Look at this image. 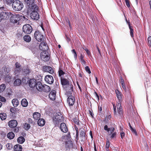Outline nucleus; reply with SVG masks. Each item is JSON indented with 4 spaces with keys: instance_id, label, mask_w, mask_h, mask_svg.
<instances>
[{
    "instance_id": "obj_1",
    "label": "nucleus",
    "mask_w": 151,
    "mask_h": 151,
    "mask_svg": "<svg viewBox=\"0 0 151 151\" xmlns=\"http://www.w3.org/2000/svg\"><path fill=\"white\" fill-rule=\"evenodd\" d=\"M70 89H69L70 91H68L67 92V93L68 95L69 96L68 97L67 99V103H68L69 106H73L75 102V99L74 97L71 95L72 94V92L73 91V86L71 85L70 87Z\"/></svg>"
},
{
    "instance_id": "obj_2",
    "label": "nucleus",
    "mask_w": 151,
    "mask_h": 151,
    "mask_svg": "<svg viewBox=\"0 0 151 151\" xmlns=\"http://www.w3.org/2000/svg\"><path fill=\"white\" fill-rule=\"evenodd\" d=\"M53 122L55 126H57L59 123L63 121V116L61 113L58 112L56 113L53 118Z\"/></svg>"
},
{
    "instance_id": "obj_3",
    "label": "nucleus",
    "mask_w": 151,
    "mask_h": 151,
    "mask_svg": "<svg viewBox=\"0 0 151 151\" xmlns=\"http://www.w3.org/2000/svg\"><path fill=\"white\" fill-rule=\"evenodd\" d=\"M23 7V3L19 0H16L13 3L12 7L13 9L15 11H20Z\"/></svg>"
},
{
    "instance_id": "obj_4",
    "label": "nucleus",
    "mask_w": 151,
    "mask_h": 151,
    "mask_svg": "<svg viewBox=\"0 0 151 151\" xmlns=\"http://www.w3.org/2000/svg\"><path fill=\"white\" fill-rule=\"evenodd\" d=\"M4 7L0 8V18L1 20L2 19H6L10 16V12L6 11L4 9Z\"/></svg>"
},
{
    "instance_id": "obj_5",
    "label": "nucleus",
    "mask_w": 151,
    "mask_h": 151,
    "mask_svg": "<svg viewBox=\"0 0 151 151\" xmlns=\"http://www.w3.org/2000/svg\"><path fill=\"white\" fill-rule=\"evenodd\" d=\"M11 14L10 15V16H11L10 21L12 22L17 23L18 21L20 20V14L15 13L13 14L11 13Z\"/></svg>"
},
{
    "instance_id": "obj_6",
    "label": "nucleus",
    "mask_w": 151,
    "mask_h": 151,
    "mask_svg": "<svg viewBox=\"0 0 151 151\" xmlns=\"http://www.w3.org/2000/svg\"><path fill=\"white\" fill-rule=\"evenodd\" d=\"M35 39L38 42H41L44 40V37L39 31H36L34 34Z\"/></svg>"
},
{
    "instance_id": "obj_7",
    "label": "nucleus",
    "mask_w": 151,
    "mask_h": 151,
    "mask_svg": "<svg viewBox=\"0 0 151 151\" xmlns=\"http://www.w3.org/2000/svg\"><path fill=\"white\" fill-rule=\"evenodd\" d=\"M23 31L26 34H29L31 33L32 30V28L29 24H26L23 27Z\"/></svg>"
},
{
    "instance_id": "obj_8",
    "label": "nucleus",
    "mask_w": 151,
    "mask_h": 151,
    "mask_svg": "<svg viewBox=\"0 0 151 151\" xmlns=\"http://www.w3.org/2000/svg\"><path fill=\"white\" fill-rule=\"evenodd\" d=\"M49 54L46 51H43L40 53L41 59L45 61H47L49 59Z\"/></svg>"
},
{
    "instance_id": "obj_9",
    "label": "nucleus",
    "mask_w": 151,
    "mask_h": 151,
    "mask_svg": "<svg viewBox=\"0 0 151 151\" xmlns=\"http://www.w3.org/2000/svg\"><path fill=\"white\" fill-rule=\"evenodd\" d=\"M81 130L80 132V138L81 141L84 144L85 140V135L86 134V132L85 130L83 129H79Z\"/></svg>"
},
{
    "instance_id": "obj_10",
    "label": "nucleus",
    "mask_w": 151,
    "mask_h": 151,
    "mask_svg": "<svg viewBox=\"0 0 151 151\" xmlns=\"http://www.w3.org/2000/svg\"><path fill=\"white\" fill-rule=\"evenodd\" d=\"M27 82L29 87L32 88H35L37 83L36 80L34 78L30 79Z\"/></svg>"
},
{
    "instance_id": "obj_11",
    "label": "nucleus",
    "mask_w": 151,
    "mask_h": 151,
    "mask_svg": "<svg viewBox=\"0 0 151 151\" xmlns=\"http://www.w3.org/2000/svg\"><path fill=\"white\" fill-rule=\"evenodd\" d=\"M45 81L47 83L51 84L54 82V79L53 77L50 75H46L45 78Z\"/></svg>"
},
{
    "instance_id": "obj_12",
    "label": "nucleus",
    "mask_w": 151,
    "mask_h": 151,
    "mask_svg": "<svg viewBox=\"0 0 151 151\" xmlns=\"http://www.w3.org/2000/svg\"><path fill=\"white\" fill-rule=\"evenodd\" d=\"M42 70L44 72H47L52 74L54 73L53 69L50 66H44L42 67Z\"/></svg>"
},
{
    "instance_id": "obj_13",
    "label": "nucleus",
    "mask_w": 151,
    "mask_h": 151,
    "mask_svg": "<svg viewBox=\"0 0 151 151\" xmlns=\"http://www.w3.org/2000/svg\"><path fill=\"white\" fill-rule=\"evenodd\" d=\"M31 18L34 20H37L39 18V16L38 13L35 11H32L30 15Z\"/></svg>"
},
{
    "instance_id": "obj_14",
    "label": "nucleus",
    "mask_w": 151,
    "mask_h": 151,
    "mask_svg": "<svg viewBox=\"0 0 151 151\" xmlns=\"http://www.w3.org/2000/svg\"><path fill=\"white\" fill-rule=\"evenodd\" d=\"M39 49L43 51H46L48 49L47 45L45 42H42L40 43L39 46Z\"/></svg>"
},
{
    "instance_id": "obj_15",
    "label": "nucleus",
    "mask_w": 151,
    "mask_h": 151,
    "mask_svg": "<svg viewBox=\"0 0 151 151\" xmlns=\"http://www.w3.org/2000/svg\"><path fill=\"white\" fill-rule=\"evenodd\" d=\"M33 71L31 69H30L29 67H27L23 69L22 70V74L24 76H27L30 74V73H32Z\"/></svg>"
},
{
    "instance_id": "obj_16",
    "label": "nucleus",
    "mask_w": 151,
    "mask_h": 151,
    "mask_svg": "<svg viewBox=\"0 0 151 151\" xmlns=\"http://www.w3.org/2000/svg\"><path fill=\"white\" fill-rule=\"evenodd\" d=\"M116 105L117 109V112L119 116L122 117L123 116V112L121 107V103H118L117 104H116Z\"/></svg>"
},
{
    "instance_id": "obj_17",
    "label": "nucleus",
    "mask_w": 151,
    "mask_h": 151,
    "mask_svg": "<svg viewBox=\"0 0 151 151\" xmlns=\"http://www.w3.org/2000/svg\"><path fill=\"white\" fill-rule=\"evenodd\" d=\"M8 125L10 128H14L17 126V122L15 120H12L9 122Z\"/></svg>"
},
{
    "instance_id": "obj_18",
    "label": "nucleus",
    "mask_w": 151,
    "mask_h": 151,
    "mask_svg": "<svg viewBox=\"0 0 151 151\" xmlns=\"http://www.w3.org/2000/svg\"><path fill=\"white\" fill-rule=\"evenodd\" d=\"M115 91L116 97L119 100V103H121V102L122 101V93L120 92L119 91L118 89H116Z\"/></svg>"
},
{
    "instance_id": "obj_19",
    "label": "nucleus",
    "mask_w": 151,
    "mask_h": 151,
    "mask_svg": "<svg viewBox=\"0 0 151 151\" xmlns=\"http://www.w3.org/2000/svg\"><path fill=\"white\" fill-rule=\"evenodd\" d=\"M60 129L63 132H67L68 131L67 127L64 123H62L60 124Z\"/></svg>"
},
{
    "instance_id": "obj_20",
    "label": "nucleus",
    "mask_w": 151,
    "mask_h": 151,
    "mask_svg": "<svg viewBox=\"0 0 151 151\" xmlns=\"http://www.w3.org/2000/svg\"><path fill=\"white\" fill-rule=\"evenodd\" d=\"M56 91L52 90L49 93V96L50 100H54L55 99Z\"/></svg>"
},
{
    "instance_id": "obj_21",
    "label": "nucleus",
    "mask_w": 151,
    "mask_h": 151,
    "mask_svg": "<svg viewBox=\"0 0 151 151\" xmlns=\"http://www.w3.org/2000/svg\"><path fill=\"white\" fill-rule=\"evenodd\" d=\"M41 92H49L50 90V88L48 86L46 85H42Z\"/></svg>"
},
{
    "instance_id": "obj_22",
    "label": "nucleus",
    "mask_w": 151,
    "mask_h": 151,
    "mask_svg": "<svg viewBox=\"0 0 151 151\" xmlns=\"http://www.w3.org/2000/svg\"><path fill=\"white\" fill-rule=\"evenodd\" d=\"M22 145L17 144L15 145L13 148V150L14 151H21L22 150Z\"/></svg>"
},
{
    "instance_id": "obj_23",
    "label": "nucleus",
    "mask_w": 151,
    "mask_h": 151,
    "mask_svg": "<svg viewBox=\"0 0 151 151\" xmlns=\"http://www.w3.org/2000/svg\"><path fill=\"white\" fill-rule=\"evenodd\" d=\"M42 83L40 82H37L36 87V89L39 91L41 92L42 91Z\"/></svg>"
},
{
    "instance_id": "obj_24",
    "label": "nucleus",
    "mask_w": 151,
    "mask_h": 151,
    "mask_svg": "<svg viewBox=\"0 0 151 151\" xmlns=\"http://www.w3.org/2000/svg\"><path fill=\"white\" fill-rule=\"evenodd\" d=\"M24 2L27 5L33 7V4L34 3V0H24Z\"/></svg>"
},
{
    "instance_id": "obj_25",
    "label": "nucleus",
    "mask_w": 151,
    "mask_h": 151,
    "mask_svg": "<svg viewBox=\"0 0 151 151\" xmlns=\"http://www.w3.org/2000/svg\"><path fill=\"white\" fill-rule=\"evenodd\" d=\"M45 121L43 119H39L37 121L38 125L40 126H43L45 124Z\"/></svg>"
},
{
    "instance_id": "obj_26",
    "label": "nucleus",
    "mask_w": 151,
    "mask_h": 151,
    "mask_svg": "<svg viewBox=\"0 0 151 151\" xmlns=\"http://www.w3.org/2000/svg\"><path fill=\"white\" fill-rule=\"evenodd\" d=\"M61 84L63 85H66L69 84V81L68 79L61 78Z\"/></svg>"
},
{
    "instance_id": "obj_27",
    "label": "nucleus",
    "mask_w": 151,
    "mask_h": 151,
    "mask_svg": "<svg viewBox=\"0 0 151 151\" xmlns=\"http://www.w3.org/2000/svg\"><path fill=\"white\" fill-rule=\"evenodd\" d=\"M126 20L127 23L128 24L129 28L130 29V34L131 36L132 37H134V30L132 28V27L131 26L130 22H128L127 19Z\"/></svg>"
},
{
    "instance_id": "obj_28",
    "label": "nucleus",
    "mask_w": 151,
    "mask_h": 151,
    "mask_svg": "<svg viewBox=\"0 0 151 151\" xmlns=\"http://www.w3.org/2000/svg\"><path fill=\"white\" fill-rule=\"evenodd\" d=\"M12 103L14 107H16L18 105L19 102L18 99H14L12 100Z\"/></svg>"
},
{
    "instance_id": "obj_29",
    "label": "nucleus",
    "mask_w": 151,
    "mask_h": 151,
    "mask_svg": "<svg viewBox=\"0 0 151 151\" xmlns=\"http://www.w3.org/2000/svg\"><path fill=\"white\" fill-rule=\"evenodd\" d=\"M40 114L38 112H35L33 114V118L35 120L38 119L40 118Z\"/></svg>"
},
{
    "instance_id": "obj_30",
    "label": "nucleus",
    "mask_w": 151,
    "mask_h": 151,
    "mask_svg": "<svg viewBox=\"0 0 151 151\" xmlns=\"http://www.w3.org/2000/svg\"><path fill=\"white\" fill-rule=\"evenodd\" d=\"M22 106L23 107H26L28 105V102L25 99H22L21 102Z\"/></svg>"
},
{
    "instance_id": "obj_31",
    "label": "nucleus",
    "mask_w": 151,
    "mask_h": 151,
    "mask_svg": "<svg viewBox=\"0 0 151 151\" xmlns=\"http://www.w3.org/2000/svg\"><path fill=\"white\" fill-rule=\"evenodd\" d=\"M23 39L26 42H29L31 40V38L29 35H25L23 37Z\"/></svg>"
},
{
    "instance_id": "obj_32",
    "label": "nucleus",
    "mask_w": 151,
    "mask_h": 151,
    "mask_svg": "<svg viewBox=\"0 0 151 151\" xmlns=\"http://www.w3.org/2000/svg\"><path fill=\"white\" fill-rule=\"evenodd\" d=\"M25 141V139L24 137L20 136L17 139V141L18 143L19 144H22Z\"/></svg>"
},
{
    "instance_id": "obj_33",
    "label": "nucleus",
    "mask_w": 151,
    "mask_h": 151,
    "mask_svg": "<svg viewBox=\"0 0 151 151\" xmlns=\"http://www.w3.org/2000/svg\"><path fill=\"white\" fill-rule=\"evenodd\" d=\"M7 136L9 139H12L14 137L15 134L12 132H9L7 134Z\"/></svg>"
},
{
    "instance_id": "obj_34",
    "label": "nucleus",
    "mask_w": 151,
    "mask_h": 151,
    "mask_svg": "<svg viewBox=\"0 0 151 151\" xmlns=\"http://www.w3.org/2000/svg\"><path fill=\"white\" fill-rule=\"evenodd\" d=\"M73 122L76 124L79 125V120L77 116L73 119Z\"/></svg>"
},
{
    "instance_id": "obj_35",
    "label": "nucleus",
    "mask_w": 151,
    "mask_h": 151,
    "mask_svg": "<svg viewBox=\"0 0 151 151\" xmlns=\"http://www.w3.org/2000/svg\"><path fill=\"white\" fill-rule=\"evenodd\" d=\"M21 83V80L19 79H17L14 81V84L15 86H19Z\"/></svg>"
},
{
    "instance_id": "obj_36",
    "label": "nucleus",
    "mask_w": 151,
    "mask_h": 151,
    "mask_svg": "<svg viewBox=\"0 0 151 151\" xmlns=\"http://www.w3.org/2000/svg\"><path fill=\"white\" fill-rule=\"evenodd\" d=\"M0 118L2 120H4L6 118V114L4 113H1L0 114Z\"/></svg>"
},
{
    "instance_id": "obj_37",
    "label": "nucleus",
    "mask_w": 151,
    "mask_h": 151,
    "mask_svg": "<svg viewBox=\"0 0 151 151\" xmlns=\"http://www.w3.org/2000/svg\"><path fill=\"white\" fill-rule=\"evenodd\" d=\"M22 70V68H15L14 69V73L17 76L19 74L21 71Z\"/></svg>"
},
{
    "instance_id": "obj_38",
    "label": "nucleus",
    "mask_w": 151,
    "mask_h": 151,
    "mask_svg": "<svg viewBox=\"0 0 151 151\" xmlns=\"http://www.w3.org/2000/svg\"><path fill=\"white\" fill-rule=\"evenodd\" d=\"M14 0H3V2L4 4L10 5L13 3Z\"/></svg>"
},
{
    "instance_id": "obj_39",
    "label": "nucleus",
    "mask_w": 151,
    "mask_h": 151,
    "mask_svg": "<svg viewBox=\"0 0 151 151\" xmlns=\"http://www.w3.org/2000/svg\"><path fill=\"white\" fill-rule=\"evenodd\" d=\"M58 75L60 77L63 75L65 73L61 69V67H60L58 71Z\"/></svg>"
},
{
    "instance_id": "obj_40",
    "label": "nucleus",
    "mask_w": 151,
    "mask_h": 151,
    "mask_svg": "<svg viewBox=\"0 0 151 151\" xmlns=\"http://www.w3.org/2000/svg\"><path fill=\"white\" fill-rule=\"evenodd\" d=\"M6 86L5 84H2L0 85V92L3 91L6 88Z\"/></svg>"
},
{
    "instance_id": "obj_41",
    "label": "nucleus",
    "mask_w": 151,
    "mask_h": 151,
    "mask_svg": "<svg viewBox=\"0 0 151 151\" xmlns=\"http://www.w3.org/2000/svg\"><path fill=\"white\" fill-rule=\"evenodd\" d=\"M70 134L68 135H64L61 138V139L62 140L64 139L68 140V138H70Z\"/></svg>"
},
{
    "instance_id": "obj_42",
    "label": "nucleus",
    "mask_w": 151,
    "mask_h": 151,
    "mask_svg": "<svg viewBox=\"0 0 151 151\" xmlns=\"http://www.w3.org/2000/svg\"><path fill=\"white\" fill-rule=\"evenodd\" d=\"M24 128L25 130H27L30 128V125L29 124L26 123L24 124Z\"/></svg>"
},
{
    "instance_id": "obj_43",
    "label": "nucleus",
    "mask_w": 151,
    "mask_h": 151,
    "mask_svg": "<svg viewBox=\"0 0 151 151\" xmlns=\"http://www.w3.org/2000/svg\"><path fill=\"white\" fill-rule=\"evenodd\" d=\"M11 76L8 74L6 76L5 78V79L7 82H9L10 81V80L11 79Z\"/></svg>"
},
{
    "instance_id": "obj_44",
    "label": "nucleus",
    "mask_w": 151,
    "mask_h": 151,
    "mask_svg": "<svg viewBox=\"0 0 151 151\" xmlns=\"http://www.w3.org/2000/svg\"><path fill=\"white\" fill-rule=\"evenodd\" d=\"M6 146L8 150H11L13 147V145L11 143H8L6 144Z\"/></svg>"
},
{
    "instance_id": "obj_45",
    "label": "nucleus",
    "mask_w": 151,
    "mask_h": 151,
    "mask_svg": "<svg viewBox=\"0 0 151 151\" xmlns=\"http://www.w3.org/2000/svg\"><path fill=\"white\" fill-rule=\"evenodd\" d=\"M109 135H110V137L111 138H114L116 137V132H113V133L111 134H109Z\"/></svg>"
},
{
    "instance_id": "obj_46",
    "label": "nucleus",
    "mask_w": 151,
    "mask_h": 151,
    "mask_svg": "<svg viewBox=\"0 0 151 151\" xmlns=\"http://www.w3.org/2000/svg\"><path fill=\"white\" fill-rule=\"evenodd\" d=\"M72 52L74 54V57L75 59H76L77 58V54L76 50L75 49H73L72 50Z\"/></svg>"
},
{
    "instance_id": "obj_47",
    "label": "nucleus",
    "mask_w": 151,
    "mask_h": 151,
    "mask_svg": "<svg viewBox=\"0 0 151 151\" xmlns=\"http://www.w3.org/2000/svg\"><path fill=\"white\" fill-rule=\"evenodd\" d=\"M114 130H115V128L114 127H111L110 128V129H109V133H110V134H111L112 133H113Z\"/></svg>"
},
{
    "instance_id": "obj_48",
    "label": "nucleus",
    "mask_w": 151,
    "mask_h": 151,
    "mask_svg": "<svg viewBox=\"0 0 151 151\" xmlns=\"http://www.w3.org/2000/svg\"><path fill=\"white\" fill-rule=\"evenodd\" d=\"M131 130L133 133L134 134L135 136L137 135V132L134 128H133L132 129H131Z\"/></svg>"
},
{
    "instance_id": "obj_49",
    "label": "nucleus",
    "mask_w": 151,
    "mask_h": 151,
    "mask_svg": "<svg viewBox=\"0 0 151 151\" xmlns=\"http://www.w3.org/2000/svg\"><path fill=\"white\" fill-rule=\"evenodd\" d=\"M85 69L86 72L88 73L89 74L91 73L90 70L88 66H86L85 68Z\"/></svg>"
},
{
    "instance_id": "obj_50",
    "label": "nucleus",
    "mask_w": 151,
    "mask_h": 151,
    "mask_svg": "<svg viewBox=\"0 0 151 151\" xmlns=\"http://www.w3.org/2000/svg\"><path fill=\"white\" fill-rule=\"evenodd\" d=\"M13 131L15 132H18L19 130V127H15L14 128Z\"/></svg>"
},
{
    "instance_id": "obj_51",
    "label": "nucleus",
    "mask_w": 151,
    "mask_h": 151,
    "mask_svg": "<svg viewBox=\"0 0 151 151\" xmlns=\"http://www.w3.org/2000/svg\"><path fill=\"white\" fill-rule=\"evenodd\" d=\"M10 111L12 113H14L16 111V109L14 107H12L10 109Z\"/></svg>"
},
{
    "instance_id": "obj_52",
    "label": "nucleus",
    "mask_w": 151,
    "mask_h": 151,
    "mask_svg": "<svg viewBox=\"0 0 151 151\" xmlns=\"http://www.w3.org/2000/svg\"><path fill=\"white\" fill-rule=\"evenodd\" d=\"M109 147H110L109 142L108 139H107V141H106V142L105 148H107V149L109 148Z\"/></svg>"
},
{
    "instance_id": "obj_53",
    "label": "nucleus",
    "mask_w": 151,
    "mask_h": 151,
    "mask_svg": "<svg viewBox=\"0 0 151 151\" xmlns=\"http://www.w3.org/2000/svg\"><path fill=\"white\" fill-rule=\"evenodd\" d=\"M126 4L127 6L128 7H130V2L129 0H125Z\"/></svg>"
},
{
    "instance_id": "obj_54",
    "label": "nucleus",
    "mask_w": 151,
    "mask_h": 151,
    "mask_svg": "<svg viewBox=\"0 0 151 151\" xmlns=\"http://www.w3.org/2000/svg\"><path fill=\"white\" fill-rule=\"evenodd\" d=\"M84 50L86 51L88 55L89 56L91 55V53L89 50H88L87 48L85 49Z\"/></svg>"
},
{
    "instance_id": "obj_55",
    "label": "nucleus",
    "mask_w": 151,
    "mask_h": 151,
    "mask_svg": "<svg viewBox=\"0 0 151 151\" xmlns=\"http://www.w3.org/2000/svg\"><path fill=\"white\" fill-rule=\"evenodd\" d=\"M104 130L106 131L107 132H109L110 128H108L107 125H105L104 127Z\"/></svg>"
},
{
    "instance_id": "obj_56",
    "label": "nucleus",
    "mask_w": 151,
    "mask_h": 151,
    "mask_svg": "<svg viewBox=\"0 0 151 151\" xmlns=\"http://www.w3.org/2000/svg\"><path fill=\"white\" fill-rule=\"evenodd\" d=\"M20 20H24L26 19V17L25 16L22 15L21 14H20Z\"/></svg>"
},
{
    "instance_id": "obj_57",
    "label": "nucleus",
    "mask_w": 151,
    "mask_h": 151,
    "mask_svg": "<svg viewBox=\"0 0 151 151\" xmlns=\"http://www.w3.org/2000/svg\"><path fill=\"white\" fill-rule=\"evenodd\" d=\"M16 68H21V65H20L19 63L18 62H17L15 63V64Z\"/></svg>"
},
{
    "instance_id": "obj_58",
    "label": "nucleus",
    "mask_w": 151,
    "mask_h": 151,
    "mask_svg": "<svg viewBox=\"0 0 151 151\" xmlns=\"http://www.w3.org/2000/svg\"><path fill=\"white\" fill-rule=\"evenodd\" d=\"M120 134L121 138L122 139H123L125 136L124 133L123 131H122L120 132Z\"/></svg>"
},
{
    "instance_id": "obj_59",
    "label": "nucleus",
    "mask_w": 151,
    "mask_h": 151,
    "mask_svg": "<svg viewBox=\"0 0 151 151\" xmlns=\"http://www.w3.org/2000/svg\"><path fill=\"white\" fill-rule=\"evenodd\" d=\"M123 88L125 90V92L128 91V90L127 89L125 84L121 85Z\"/></svg>"
},
{
    "instance_id": "obj_60",
    "label": "nucleus",
    "mask_w": 151,
    "mask_h": 151,
    "mask_svg": "<svg viewBox=\"0 0 151 151\" xmlns=\"http://www.w3.org/2000/svg\"><path fill=\"white\" fill-rule=\"evenodd\" d=\"M0 101L2 102H5L6 99L4 97L0 96Z\"/></svg>"
},
{
    "instance_id": "obj_61",
    "label": "nucleus",
    "mask_w": 151,
    "mask_h": 151,
    "mask_svg": "<svg viewBox=\"0 0 151 151\" xmlns=\"http://www.w3.org/2000/svg\"><path fill=\"white\" fill-rule=\"evenodd\" d=\"M89 114L91 115V117L93 118V117L94 114L93 111H91V110H89Z\"/></svg>"
},
{
    "instance_id": "obj_62",
    "label": "nucleus",
    "mask_w": 151,
    "mask_h": 151,
    "mask_svg": "<svg viewBox=\"0 0 151 151\" xmlns=\"http://www.w3.org/2000/svg\"><path fill=\"white\" fill-rule=\"evenodd\" d=\"M120 83H121V85L124 84V80L122 77L120 78Z\"/></svg>"
},
{
    "instance_id": "obj_63",
    "label": "nucleus",
    "mask_w": 151,
    "mask_h": 151,
    "mask_svg": "<svg viewBox=\"0 0 151 151\" xmlns=\"http://www.w3.org/2000/svg\"><path fill=\"white\" fill-rule=\"evenodd\" d=\"M94 95H95V96H96V97L98 99V100H99V96L98 95V94L97 93V92H96V91H95L94 92Z\"/></svg>"
},
{
    "instance_id": "obj_64",
    "label": "nucleus",
    "mask_w": 151,
    "mask_h": 151,
    "mask_svg": "<svg viewBox=\"0 0 151 151\" xmlns=\"http://www.w3.org/2000/svg\"><path fill=\"white\" fill-rule=\"evenodd\" d=\"M80 60L81 62V63L83 65V64L85 65L86 64V62L83 59L82 60V59L81 60Z\"/></svg>"
}]
</instances>
